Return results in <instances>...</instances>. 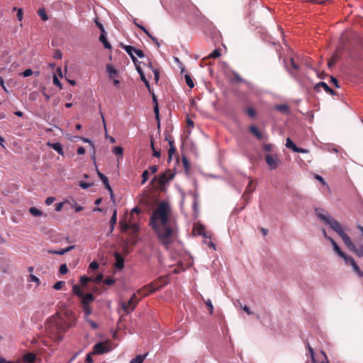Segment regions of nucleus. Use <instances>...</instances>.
Returning <instances> with one entry per match:
<instances>
[{"instance_id": "nucleus-19", "label": "nucleus", "mask_w": 363, "mask_h": 363, "mask_svg": "<svg viewBox=\"0 0 363 363\" xmlns=\"http://www.w3.org/2000/svg\"><path fill=\"white\" fill-rule=\"evenodd\" d=\"M165 140L168 142V144L169 145L168 155L173 156L177 152V147L174 145V140L170 135H166Z\"/></svg>"}, {"instance_id": "nucleus-60", "label": "nucleus", "mask_w": 363, "mask_h": 363, "mask_svg": "<svg viewBox=\"0 0 363 363\" xmlns=\"http://www.w3.org/2000/svg\"><path fill=\"white\" fill-rule=\"evenodd\" d=\"M28 281L35 282L38 286L40 284V280L39 279V278H38L36 276L33 274H30L29 276Z\"/></svg>"}, {"instance_id": "nucleus-8", "label": "nucleus", "mask_w": 363, "mask_h": 363, "mask_svg": "<svg viewBox=\"0 0 363 363\" xmlns=\"http://www.w3.org/2000/svg\"><path fill=\"white\" fill-rule=\"evenodd\" d=\"M138 301L136 294H133L128 303L122 302L121 305L124 312L128 314L134 311Z\"/></svg>"}, {"instance_id": "nucleus-44", "label": "nucleus", "mask_w": 363, "mask_h": 363, "mask_svg": "<svg viewBox=\"0 0 363 363\" xmlns=\"http://www.w3.org/2000/svg\"><path fill=\"white\" fill-rule=\"evenodd\" d=\"M232 74L233 75V78L230 79L232 82H242L244 81V79L237 72L232 71Z\"/></svg>"}, {"instance_id": "nucleus-4", "label": "nucleus", "mask_w": 363, "mask_h": 363, "mask_svg": "<svg viewBox=\"0 0 363 363\" xmlns=\"http://www.w3.org/2000/svg\"><path fill=\"white\" fill-rule=\"evenodd\" d=\"M315 214L323 224L327 225L328 227H342L337 220L323 208H315Z\"/></svg>"}, {"instance_id": "nucleus-16", "label": "nucleus", "mask_w": 363, "mask_h": 363, "mask_svg": "<svg viewBox=\"0 0 363 363\" xmlns=\"http://www.w3.org/2000/svg\"><path fill=\"white\" fill-rule=\"evenodd\" d=\"M336 230V232L341 236L345 244L348 247V248L351 250L352 247H354V243L351 241L349 236H347L343 230V228H333Z\"/></svg>"}, {"instance_id": "nucleus-6", "label": "nucleus", "mask_w": 363, "mask_h": 363, "mask_svg": "<svg viewBox=\"0 0 363 363\" xmlns=\"http://www.w3.org/2000/svg\"><path fill=\"white\" fill-rule=\"evenodd\" d=\"M192 234L194 236L201 235L203 238V242L207 245L210 248L216 250V245L212 241L213 235L211 232H207L206 228H192Z\"/></svg>"}, {"instance_id": "nucleus-29", "label": "nucleus", "mask_w": 363, "mask_h": 363, "mask_svg": "<svg viewBox=\"0 0 363 363\" xmlns=\"http://www.w3.org/2000/svg\"><path fill=\"white\" fill-rule=\"evenodd\" d=\"M340 56L339 55V54L337 52H334L331 56L330 60L328 62V66L329 67H334L336 62L340 60Z\"/></svg>"}, {"instance_id": "nucleus-38", "label": "nucleus", "mask_w": 363, "mask_h": 363, "mask_svg": "<svg viewBox=\"0 0 363 363\" xmlns=\"http://www.w3.org/2000/svg\"><path fill=\"white\" fill-rule=\"evenodd\" d=\"M37 13L43 21H46L49 19L48 15L47 14L44 8H40L37 11Z\"/></svg>"}, {"instance_id": "nucleus-43", "label": "nucleus", "mask_w": 363, "mask_h": 363, "mask_svg": "<svg viewBox=\"0 0 363 363\" xmlns=\"http://www.w3.org/2000/svg\"><path fill=\"white\" fill-rule=\"evenodd\" d=\"M94 22L96 25V26L100 30V33L103 32H106V29L103 25V23L100 21L99 18L98 17H96L94 19Z\"/></svg>"}, {"instance_id": "nucleus-18", "label": "nucleus", "mask_w": 363, "mask_h": 363, "mask_svg": "<svg viewBox=\"0 0 363 363\" xmlns=\"http://www.w3.org/2000/svg\"><path fill=\"white\" fill-rule=\"evenodd\" d=\"M99 41L101 43H102L104 49H107V50H111L112 49V45L108 42V38H107V33H106V32H103L102 31V33H100V35L99 37Z\"/></svg>"}, {"instance_id": "nucleus-51", "label": "nucleus", "mask_w": 363, "mask_h": 363, "mask_svg": "<svg viewBox=\"0 0 363 363\" xmlns=\"http://www.w3.org/2000/svg\"><path fill=\"white\" fill-rule=\"evenodd\" d=\"M149 177H150L149 171L147 169L144 170L142 173L141 184H145L147 182V181L148 180Z\"/></svg>"}, {"instance_id": "nucleus-49", "label": "nucleus", "mask_w": 363, "mask_h": 363, "mask_svg": "<svg viewBox=\"0 0 363 363\" xmlns=\"http://www.w3.org/2000/svg\"><path fill=\"white\" fill-rule=\"evenodd\" d=\"M92 281V277H86V276H82L80 277V284L83 287H85L86 284L89 281Z\"/></svg>"}, {"instance_id": "nucleus-13", "label": "nucleus", "mask_w": 363, "mask_h": 363, "mask_svg": "<svg viewBox=\"0 0 363 363\" xmlns=\"http://www.w3.org/2000/svg\"><path fill=\"white\" fill-rule=\"evenodd\" d=\"M320 88H323L327 94H329L331 96L336 95L335 91L331 89L325 82L321 81L315 84L314 86V91L316 92H320Z\"/></svg>"}, {"instance_id": "nucleus-36", "label": "nucleus", "mask_w": 363, "mask_h": 363, "mask_svg": "<svg viewBox=\"0 0 363 363\" xmlns=\"http://www.w3.org/2000/svg\"><path fill=\"white\" fill-rule=\"evenodd\" d=\"M74 247V246H69L65 249H62L60 250H50L48 252L50 254L62 255L65 254L67 252H69V250L73 249Z\"/></svg>"}, {"instance_id": "nucleus-33", "label": "nucleus", "mask_w": 363, "mask_h": 363, "mask_svg": "<svg viewBox=\"0 0 363 363\" xmlns=\"http://www.w3.org/2000/svg\"><path fill=\"white\" fill-rule=\"evenodd\" d=\"M328 238L331 242V243L333 246L334 250L338 254V255L340 257L345 256V253L341 250V249L340 248L338 245L335 242V241L333 239H332L330 237H328Z\"/></svg>"}, {"instance_id": "nucleus-37", "label": "nucleus", "mask_w": 363, "mask_h": 363, "mask_svg": "<svg viewBox=\"0 0 363 363\" xmlns=\"http://www.w3.org/2000/svg\"><path fill=\"white\" fill-rule=\"evenodd\" d=\"M357 256L363 257V246L361 245H354V247L351 249Z\"/></svg>"}, {"instance_id": "nucleus-48", "label": "nucleus", "mask_w": 363, "mask_h": 363, "mask_svg": "<svg viewBox=\"0 0 363 363\" xmlns=\"http://www.w3.org/2000/svg\"><path fill=\"white\" fill-rule=\"evenodd\" d=\"M182 164L184 168L186 173L189 172L190 167V163L188 158L186 156H182Z\"/></svg>"}, {"instance_id": "nucleus-52", "label": "nucleus", "mask_w": 363, "mask_h": 363, "mask_svg": "<svg viewBox=\"0 0 363 363\" xmlns=\"http://www.w3.org/2000/svg\"><path fill=\"white\" fill-rule=\"evenodd\" d=\"M248 179H249V182H248V184L245 189V193L250 194L251 193H252L254 191L255 189L252 187V184H253L252 179H251L250 178H248Z\"/></svg>"}, {"instance_id": "nucleus-54", "label": "nucleus", "mask_w": 363, "mask_h": 363, "mask_svg": "<svg viewBox=\"0 0 363 363\" xmlns=\"http://www.w3.org/2000/svg\"><path fill=\"white\" fill-rule=\"evenodd\" d=\"M203 301L206 303L209 313L212 314L213 313V306L212 304L211 301L209 298H208L206 300L203 299Z\"/></svg>"}, {"instance_id": "nucleus-22", "label": "nucleus", "mask_w": 363, "mask_h": 363, "mask_svg": "<svg viewBox=\"0 0 363 363\" xmlns=\"http://www.w3.org/2000/svg\"><path fill=\"white\" fill-rule=\"evenodd\" d=\"M274 109L287 115L290 114L291 113L290 108L286 104H276L274 106Z\"/></svg>"}, {"instance_id": "nucleus-2", "label": "nucleus", "mask_w": 363, "mask_h": 363, "mask_svg": "<svg viewBox=\"0 0 363 363\" xmlns=\"http://www.w3.org/2000/svg\"><path fill=\"white\" fill-rule=\"evenodd\" d=\"M172 213L169 201H162L151 213L149 227H172L169 225Z\"/></svg>"}, {"instance_id": "nucleus-45", "label": "nucleus", "mask_w": 363, "mask_h": 363, "mask_svg": "<svg viewBox=\"0 0 363 363\" xmlns=\"http://www.w3.org/2000/svg\"><path fill=\"white\" fill-rule=\"evenodd\" d=\"M220 55H221L220 49L216 48L208 55V57L211 58V59H216V58L219 57Z\"/></svg>"}, {"instance_id": "nucleus-32", "label": "nucleus", "mask_w": 363, "mask_h": 363, "mask_svg": "<svg viewBox=\"0 0 363 363\" xmlns=\"http://www.w3.org/2000/svg\"><path fill=\"white\" fill-rule=\"evenodd\" d=\"M247 116L250 118H254L257 116V112L256 109L251 106H247L245 110Z\"/></svg>"}, {"instance_id": "nucleus-39", "label": "nucleus", "mask_w": 363, "mask_h": 363, "mask_svg": "<svg viewBox=\"0 0 363 363\" xmlns=\"http://www.w3.org/2000/svg\"><path fill=\"white\" fill-rule=\"evenodd\" d=\"M184 79H185V82H186V85L189 88H193L194 86V82L193 79L190 74H189V73L185 74Z\"/></svg>"}, {"instance_id": "nucleus-61", "label": "nucleus", "mask_w": 363, "mask_h": 363, "mask_svg": "<svg viewBox=\"0 0 363 363\" xmlns=\"http://www.w3.org/2000/svg\"><path fill=\"white\" fill-rule=\"evenodd\" d=\"M65 282L63 281H59L57 282H56L54 286H53V288L55 289V290H60L62 289V287L65 286Z\"/></svg>"}, {"instance_id": "nucleus-26", "label": "nucleus", "mask_w": 363, "mask_h": 363, "mask_svg": "<svg viewBox=\"0 0 363 363\" xmlns=\"http://www.w3.org/2000/svg\"><path fill=\"white\" fill-rule=\"evenodd\" d=\"M36 355L32 352H27L23 356V361L26 363H35Z\"/></svg>"}, {"instance_id": "nucleus-47", "label": "nucleus", "mask_w": 363, "mask_h": 363, "mask_svg": "<svg viewBox=\"0 0 363 363\" xmlns=\"http://www.w3.org/2000/svg\"><path fill=\"white\" fill-rule=\"evenodd\" d=\"M146 355L147 354H145V355L138 354L136 356L135 358L132 359L130 360V363H143L144 359H145Z\"/></svg>"}, {"instance_id": "nucleus-14", "label": "nucleus", "mask_w": 363, "mask_h": 363, "mask_svg": "<svg viewBox=\"0 0 363 363\" xmlns=\"http://www.w3.org/2000/svg\"><path fill=\"white\" fill-rule=\"evenodd\" d=\"M166 284V279L164 277H160L159 279L150 283L148 286L150 287L152 291L155 292Z\"/></svg>"}, {"instance_id": "nucleus-31", "label": "nucleus", "mask_w": 363, "mask_h": 363, "mask_svg": "<svg viewBox=\"0 0 363 363\" xmlns=\"http://www.w3.org/2000/svg\"><path fill=\"white\" fill-rule=\"evenodd\" d=\"M81 298L82 304H89L94 299L93 294L91 293H88L86 295L83 294V296H81Z\"/></svg>"}, {"instance_id": "nucleus-30", "label": "nucleus", "mask_w": 363, "mask_h": 363, "mask_svg": "<svg viewBox=\"0 0 363 363\" xmlns=\"http://www.w3.org/2000/svg\"><path fill=\"white\" fill-rule=\"evenodd\" d=\"M286 147L288 149L291 150L294 152H296V148H298V146L296 145V143L291 139V138L288 137L286 139Z\"/></svg>"}, {"instance_id": "nucleus-23", "label": "nucleus", "mask_w": 363, "mask_h": 363, "mask_svg": "<svg viewBox=\"0 0 363 363\" xmlns=\"http://www.w3.org/2000/svg\"><path fill=\"white\" fill-rule=\"evenodd\" d=\"M114 257L116 259L115 266L118 269H122L124 267V259L118 252H115Z\"/></svg>"}, {"instance_id": "nucleus-1", "label": "nucleus", "mask_w": 363, "mask_h": 363, "mask_svg": "<svg viewBox=\"0 0 363 363\" xmlns=\"http://www.w3.org/2000/svg\"><path fill=\"white\" fill-rule=\"evenodd\" d=\"M77 318L72 311L64 308L57 312L45 323L46 335L54 342H60L64 338V334L76 325Z\"/></svg>"}, {"instance_id": "nucleus-50", "label": "nucleus", "mask_w": 363, "mask_h": 363, "mask_svg": "<svg viewBox=\"0 0 363 363\" xmlns=\"http://www.w3.org/2000/svg\"><path fill=\"white\" fill-rule=\"evenodd\" d=\"M72 291H73V293L75 295H77V296H79V298H81V296H83V292L82 291V290L80 289V287L78 285H77V284L73 285Z\"/></svg>"}, {"instance_id": "nucleus-20", "label": "nucleus", "mask_w": 363, "mask_h": 363, "mask_svg": "<svg viewBox=\"0 0 363 363\" xmlns=\"http://www.w3.org/2000/svg\"><path fill=\"white\" fill-rule=\"evenodd\" d=\"M249 131L251 134H252L257 139L259 140H262L264 139V135L259 130V128L255 125H252L249 127Z\"/></svg>"}, {"instance_id": "nucleus-41", "label": "nucleus", "mask_w": 363, "mask_h": 363, "mask_svg": "<svg viewBox=\"0 0 363 363\" xmlns=\"http://www.w3.org/2000/svg\"><path fill=\"white\" fill-rule=\"evenodd\" d=\"M52 82L53 84L58 87L60 90L63 89V85L56 74H54L52 76Z\"/></svg>"}, {"instance_id": "nucleus-7", "label": "nucleus", "mask_w": 363, "mask_h": 363, "mask_svg": "<svg viewBox=\"0 0 363 363\" xmlns=\"http://www.w3.org/2000/svg\"><path fill=\"white\" fill-rule=\"evenodd\" d=\"M175 176V173H172L170 169L166 170L165 172L161 173L157 176H155L152 181L157 180L161 185H165L171 182Z\"/></svg>"}, {"instance_id": "nucleus-35", "label": "nucleus", "mask_w": 363, "mask_h": 363, "mask_svg": "<svg viewBox=\"0 0 363 363\" xmlns=\"http://www.w3.org/2000/svg\"><path fill=\"white\" fill-rule=\"evenodd\" d=\"M186 5L189 8V11H191L194 16H197L199 13H200L198 8L190 1H186Z\"/></svg>"}, {"instance_id": "nucleus-57", "label": "nucleus", "mask_w": 363, "mask_h": 363, "mask_svg": "<svg viewBox=\"0 0 363 363\" xmlns=\"http://www.w3.org/2000/svg\"><path fill=\"white\" fill-rule=\"evenodd\" d=\"M116 210H114L113 214L110 219V227H114L117 222Z\"/></svg>"}, {"instance_id": "nucleus-28", "label": "nucleus", "mask_w": 363, "mask_h": 363, "mask_svg": "<svg viewBox=\"0 0 363 363\" xmlns=\"http://www.w3.org/2000/svg\"><path fill=\"white\" fill-rule=\"evenodd\" d=\"M33 74H35V76H38L40 74V72L39 71H33L32 69L30 68H27L26 69H24L22 72H21L20 75L22 76L23 77H28Z\"/></svg>"}, {"instance_id": "nucleus-59", "label": "nucleus", "mask_w": 363, "mask_h": 363, "mask_svg": "<svg viewBox=\"0 0 363 363\" xmlns=\"http://www.w3.org/2000/svg\"><path fill=\"white\" fill-rule=\"evenodd\" d=\"M341 257L344 258L345 262L348 264L352 265L354 263H355V261L352 257L347 256L345 254V256H342Z\"/></svg>"}, {"instance_id": "nucleus-10", "label": "nucleus", "mask_w": 363, "mask_h": 363, "mask_svg": "<svg viewBox=\"0 0 363 363\" xmlns=\"http://www.w3.org/2000/svg\"><path fill=\"white\" fill-rule=\"evenodd\" d=\"M111 350L108 342H99L93 347L92 354H102L110 352Z\"/></svg>"}, {"instance_id": "nucleus-56", "label": "nucleus", "mask_w": 363, "mask_h": 363, "mask_svg": "<svg viewBox=\"0 0 363 363\" xmlns=\"http://www.w3.org/2000/svg\"><path fill=\"white\" fill-rule=\"evenodd\" d=\"M152 72L154 74V79L155 81V83H157L160 80V72L157 68L152 69Z\"/></svg>"}, {"instance_id": "nucleus-55", "label": "nucleus", "mask_w": 363, "mask_h": 363, "mask_svg": "<svg viewBox=\"0 0 363 363\" xmlns=\"http://www.w3.org/2000/svg\"><path fill=\"white\" fill-rule=\"evenodd\" d=\"M53 57L55 60H62L63 57V52L60 49H56L55 50Z\"/></svg>"}, {"instance_id": "nucleus-11", "label": "nucleus", "mask_w": 363, "mask_h": 363, "mask_svg": "<svg viewBox=\"0 0 363 363\" xmlns=\"http://www.w3.org/2000/svg\"><path fill=\"white\" fill-rule=\"evenodd\" d=\"M74 138L75 139V141L81 140L84 143H89V146L92 149L91 158L93 160L94 164H96V150H95V145H94V142L91 139H89L88 138H84L83 136L76 135V136H74Z\"/></svg>"}, {"instance_id": "nucleus-12", "label": "nucleus", "mask_w": 363, "mask_h": 363, "mask_svg": "<svg viewBox=\"0 0 363 363\" xmlns=\"http://www.w3.org/2000/svg\"><path fill=\"white\" fill-rule=\"evenodd\" d=\"M152 99L153 112L155 114V118L157 121V128H160V124H161V118H160V106H159L157 96L156 95H154L153 96H152Z\"/></svg>"}, {"instance_id": "nucleus-34", "label": "nucleus", "mask_w": 363, "mask_h": 363, "mask_svg": "<svg viewBox=\"0 0 363 363\" xmlns=\"http://www.w3.org/2000/svg\"><path fill=\"white\" fill-rule=\"evenodd\" d=\"M28 212L34 217H39L43 215L42 211L35 206L30 207Z\"/></svg>"}, {"instance_id": "nucleus-24", "label": "nucleus", "mask_w": 363, "mask_h": 363, "mask_svg": "<svg viewBox=\"0 0 363 363\" xmlns=\"http://www.w3.org/2000/svg\"><path fill=\"white\" fill-rule=\"evenodd\" d=\"M153 293L150 289V287L148 286V284L143 286L142 288L139 289L137 291V294L140 295L141 297H145L148 296L150 294Z\"/></svg>"}, {"instance_id": "nucleus-53", "label": "nucleus", "mask_w": 363, "mask_h": 363, "mask_svg": "<svg viewBox=\"0 0 363 363\" xmlns=\"http://www.w3.org/2000/svg\"><path fill=\"white\" fill-rule=\"evenodd\" d=\"M67 202V200H65L64 201H61L59 203H56L54 205L55 211L56 212H60L62 211V208L64 207L65 203Z\"/></svg>"}, {"instance_id": "nucleus-5", "label": "nucleus", "mask_w": 363, "mask_h": 363, "mask_svg": "<svg viewBox=\"0 0 363 363\" xmlns=\"http://www.w3.org/2000/svg\"><path fill=\"white\" fill-rule=\"evenodd\" d=\"M120 47L124 50L126 53L129 55L130 59L132 60L133 64H136L138 62V60L137 57L143 59L145 57L143 51L136 47L130 45H125L123 43L120 44Z\"/></svg>"}, {"instance_id": "nucleus-3", "label": "nucleus", "mask_w": 363, "mask_h": 363, "mask_svg": "<svg viewBox=\"0 0 363 363\" xmlns=\"http://www.w3.org/2000/svg\"><path fill=\"white\" fill-rule=\"evenodd\" d=\"M159 241L168 247L173 242L175 235L174 228H153Z\"/></svg>"}, {"instance_id": "nucleus-9", "label": "nucleus", "mask_w": 363, "mask_h": 363, "mask_svg": "<svg viewBox=\"0 0 363 363\" xmlns=\"http://www.w3.org/2000/svg\"><path fill=\"white\" fill-rule=\"evenodd\" d=\"M264 160L270 170L276 169L281 163L280 160L276 154L267 153L264 155Z\"/></svg>"}, {"instance_id": "nucleus-46", "label": "nucleus", "mask_w": 363, "mask_h": 363, "mask_svg": "<svg viewBox=\"0 0 363 363\" xmlns=\"http://www.w3.org/2000/svg\"><path fill=\"white\" fill-rule=\"evenodd\" d=\"M94 185V182H87L83 180L79 182V186L82 189H87Z\"/></svg>"}, {"instance_id": "nucleus-15", "label": "nucleus", "mask_w": 363, "mask_h": 363, "mask_svg": "<svg viewBox=\"0 0 363 363\" xmlns=\"http://www.w3.org/2000/svg\"><path fill=\"white\" fill-rule=\"evenodd\" d=\"M95 166H96V164H94ZM96 174L97 176L99 177V178L100 179V180L101 181V182L103 183L104 186V188L107 190V191H111V186L110 185V183H109V179L108 178L107 176H106L104 174H103L99 169L97 167H96Z\"/></svg>"}, {"instance_id": "nucleus-27", "label": "nucleus", "mask_w": 363, "mask_h": 363, "mask_svg": "<svg viewBox=\"0 0 363 363\" xmlns=\"http://www.w3.org/2000/svg\"><path fill=\"white\" fill-rule=\"evenodd\" d=\"M111 151L118 157V160L123 158L124 150L121 146H114Z\"/></svg>"}, {"instance_id": "nucleus-58", "label": "nucleus", "mask_w": 363, "mask_h": 363, "mask_svg": "<svg viewBox=\"0 0 363 363\" xmlns=\"http://www.w3.org/2000/svg\"><path fill=\"white\" fill-rule=\"evenodd\" d=\"M0 86L2 88V89L6 93L10 94L9 90L7 89V87L5 85V81L3 77L0 76Z\"/></svg>"}, {"instance_id": "nucleus-62", "label": "nucleus", "mask_w": 363, "mask_h": 363, "mask_svg": "<svg viewBox=\"0 0 363 363\" xmlns=\"http://www.w3.org/2000/svg\"><path fill=\"white\" fill-rule=\"evenodd\" d=\"M352 268H353V270L357 272L359 276L360 277H363V272L361 271V269H359V267H358V265L357 264V263H354L352 265Z\"/></svg>"}, {"instance_id": "nucleus-17", "label": "nucleus", "mask_w": 363, "mask_h": 363, "mask_svg": "<svg viewBox=\"0 0 363 363\" xmlns=\"http://www.w3.org/2000/svg\"><path fill=\"white\" fill-rule=\"evenodd\" d=\"M47 145L56 151L60 155L64 156V150L63 146L60 142H55L52 143L50 141L48 142Z\"/></svg>"}, {"instance_id": "nucleus-63", "label": "nucleus", "mask_w": 363, "mask_h": 363, "mask_svg": "<svg viewBox=\"0 0 363 363\" xmlns=\"http://www.w3.org/2000/svg\"><path fill=\"white\" fill-rule=\"evenodd\" d=\"M306 347H307V348L308 350V352L310 353V356H311V360L313 362H315V353H314L313 349L308 344H307Z\"/></svg>"}, {"instance_id": "nucleus-64", "label": "nucleus", "mask_w": 363, "mask_h": 363, "mask_svg": "<svg viewBox=\"0 0 363 363\" xmlns=\"http://www.w3.org/2000/svg\"><path fill=\"white\" fill-rule=\"evenodd\" d=\"M273 148V145L271 143L264 144L262 146V149L266 152H272Z\"/></svg>"}, {"instance_id": "nucleus-40", "label": "nucleus", "mask_w": 363, "mask_h": 363, "mask_svg": "<svg viewBox=\"0 0 363 363\" xmlns=\"http://www.w3.org/2000/svg\"><path fill=\"white\" fill-rule=\"evenodd\" d=\"M12 10H13V11H17V14H16L17 19L18 21H22L23 19V9L14 6Z\"/></svg>"}, {"instance_id": "nucleus-25", "label": "nucleus", "mask_w": 363, "mask_h": 363, "mask_svg": "<svg viewBox=\"0 0 363 363\" xmlns=\"http://www.w3.org/2000/svg\"><path fill=\"white\" fill-rule=\"evenodd\" d=\"M101 116L102 117V119H103V124H104V128L105 130V138L106 140H108L109 142L111 143V144H113V143H116V140L114 137L110 135L108 133V130H107V128H106V121L104 118V116H103V113L102 112H101Z\"/></svg>"}, {"instance_id": "nucleus-21", "label": "nucleus", "mask_w": 363, "mask_h": 363, "mask_svg": "<svg viewBox=\"0 0 363 363\" xmlns=\"http://www.w3.org/2000/svg\"><path fill=\"white\" fill-rule=\"evenodd\" d=\"M106 72L110 78H114L118 77V72L117 69L111 64H106Z\"/></svg>"}, {"instance_id": "nucleus-42", "label": "nucleus", "mask_w": 363, "mask_h": 363, "mask_svg": "<svg viewBox=\"0 0 363 363\" xmlns=\"http://www.w3.org/2000/svg\"><path fill=\"white\" fill-rule=\"evenodd\" d=\"M150 143H151V148L152 150V156L156 157V158H160L161 157V151H160V150H157L155 147L153 140H151Z\"/></svg>"}]
</instances>
